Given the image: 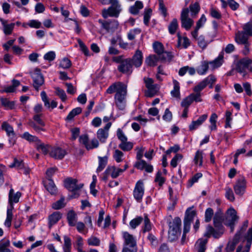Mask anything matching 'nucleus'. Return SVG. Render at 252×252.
<instances>
[{"label":"nucleus","instance_id":"nucleus-49","mask_svg":"<svg viewBox=\"0 0 252 252\" xmlns=\"http://www.w3.org/2000/svg\"><path fill=\"white\" fill-rule=\"evenodd\" d=\"M248 226V221L246 220L244 222L243 225L241 227L240 229L236 234V238L237 239L239 237H244V235L246 234H244L245 231L247 228Z\"/></svg>","mask_w":252,"mask_h":252},{"label":"nucleus","instance_id":"nucleus-57","mask_svg":"<svg viewBox=\"0 0 252 252\" xmlns=\"http://www.w3.org/2000/svg\"><path fill=\"white\" fill-rule=\"evenodd\" d=\"M71 66V62L67 58H63L60 62L59 66L63 69H68Z\"/></svg>","mask_w":252,"mask_h":252},{"label":"nucleus","instance_id":"nucleus-10","mask_svg":"<svg viewBox=\"0 0 252 252\" xmlns=\"http://www.w3.org/2000/svg\"><path fill=\"white\" fill-rule=\"evenodd\" d=\"M80 143L82 144L87 150H90L97 148L98 145V141L95 139H93L90 143L88 135L84 134L79 137V139Z\"/></svg>","mask_w":252,"mask_h":252},{"label":"nucleus","instance_id":"nucleus-56","mask_svg":"<svg viewBox=\"0 0 252 252\" xmlns=\"http://www.w3.org/2000/svg\"><path fill=\"white\" fill-rule=\"evenodd\" d=\"M225 195L226 198L231 202L234 201L235 197L232 189L228 187L225 189Z\"/></svg>","mask_w":252,"mask_h":252},{"label":"nucleus","instance_id":"nucleus-37","mask_svg":"<svg viewBox=\"0 0 252 252\" xmlns=\"http://www.w3.org/2000/svg\"><path fill=\"white\" fill-rule=\"evenodd\" d=\"M22 137L30 142H36V144L40 142V140L37 137L31 135L28 132H24Z\"/></svg>","mask_w":252,"mask_h":252},{"label":"nucleus","instance_id":"nucleus-59","mask_svg":"<svg viewBox=\"0 0 252 252\" xmlns=\"http://www.w3.org/2000/svg\"><path fill=\"white\" fill-rule=\"evenodd\" d=\"M214 215V211L211 208H207L205 213V221L206 222H210Z\"/></svg>","mask_w":252,"mask_h":252},{"label":"nucleus","instance_id":"nucleus-48","mask_svg":"<svg viewBox=\"0 0 252 252\" xmlns=\"http://www.w3.org/2000/svg\"><path fill=\"white\" fill-rule=\"evenodd\" d=\"M203 152L200 151H197L194 158V161L195 164H198L201 166L202 165Z\"/></svg>","mask_w":252,"mask_h":252},{"label":"nucleus","instance_id":"nucleus-17","mask_svg":"<svg viewBox=\"0 0 252 252\" xmlns=\"http://www.w3.org/2000/svg\"><path fill=\"white\" fill-rule=\"evenodd\" d=\"M101 27L107 32H113L116 30L119 26L118 21L113 20L112 21H103L101 20H98Z\"/></svg>","mask_w":252,"mask_h":252},{"label":"nucleus","instance_id":"nucleus-63","mask_svg":"<svg viewBox=\"0 0 252 252\" xmlns=\"http://www.w3.org/2000/svg\"><path fill=\"white\" fill-rule=\"evenodd\" d=\"M207 80L203 79L197 85L194 87L193 91L194 92H199L203 90L206 87V81Z\"/></svg>","mask_w":252,"mask_h":252},{"label":"nucleus","instance_id":"nucleus-12","mask_svg":"<svg viewBox=\"0 0 252 252\" xmlns=\"http://www.w3.org/2000/svg\"><path fill=\"white\" fill-rule=\"evenodd\" d=\"M144 82L146 87L148 90L147 95L149 97L153 96L158 89V85L154 84L153 79L150 78H144Z\"/></svg>","mask_w":252,"mask_h":252},{"label":"nucleus","instance_id":"nucleus-44","mask_svg":"<svg viewBox=\"0 0 252 252\" xmlns=\"http://www.w3.org/2000/svg\"><path fill=\"white\" fill-rule=\"evenodd\" d=\"M178 28V21L176 19H173L168 26V31L170 34L175 33Z\"/></svg>","mask_w":252,"mask_h":252},{"label":"nucleus","instance_id":"nucleus-53","mask_svg":"<svg viewBox=\"0 0 252 252\" xmlns=\"http://www.w3.org/2000/svg\"><path fill=\"white\" fill-rule=\"evenodd\" d=\"M152 10L151 8L145 9L144 13V23L148 26L149 22L152 15Z\"/></svg>","mask_w":252,"mask_h":252},{"label":"nucleus","instance_id":"nucleus-55","mask_svg":"<svg viewBox=\"0 0 252 252\" xmlns=\"http://www.w3.org/2000/svg\"><path fill=\"white\" fill-rule=\"evenodd\" d=\"M153 48L157 55H159L164 51L163 45L158 42H156L153 44Z\"/></svg>","mask_w":252,"mask_h":252},{"label":"nucleus","instance_id":"nucleus-35","mask_svg":"<svg viewBox=\"0 0 252 252\" xmlns=\"http://www.w3.org/2000/svg\"><path fill=\"white\" fill-rule=\"evenodd\" d=\"M98 166L96 169V172L98 173L103 170L107 163V157H98Z\"/></svg>","mask_w":252,"mask_h":252},{"label":"nucleus","instance_id":"nucleus-1","mask_svg":"<svg viewBox=\"0 0 252 252\" xmlns=\"http://www.w3.org/2000/svg\"><path fill=\"white\" fill-rule=\"evenodd\" d=\"M114 93H116L114 99L117 107L120 110H124L126 106L127 86L121 82L113 83L108 88L105 93L112 94Z\"/></svg>","mask_w":252,"mask_h":252},{"label":"nucleus","instance_id":"nucleus-21","mask_svg":"<svg viewBox=\"0 0 252 252\" xmlns=\"http://www.w3.org/2000/svg\"><path fill=\"white\" fill-rule=\"evenodd\" d=\"M124 172L122 169L117 168L115 166H108L105 170V174H110L113 179L117 178Z\"/></svg>","mask_w":252,"mask_h":252},{"label":"nucleus","instance_id":"nucleus-25","mask_svg":"<svg viewBox=\"0 0 252 252\" xmlns=\"http://www.w3.org/2000/svg\"><path fill=\"white\" fill-rule=\"evenodd\" d=\"M207 242L208 240L207 239H199L195 244V249L197 252H205Z\"/></svg>","mask_w":252,"mask_h":252},{"label":"nucleus","instance_id":"nucleus-50","mask_svg":"<svg viewBox=\"0 0 252 252\" xmlns=\"http://www.w3.org/2000/svg\"><path fill=\"white\" fill-rule=\"evenodd\" d=\"M2 105L8 109H12L14 107L15 103L14 101H10L6 98L0 99Z\"/></svg>","mask_w":252,"mask_h":252},{"label":"nucleus","instance_id":"nucleus-5","mask_svg":"<svg viewBox=\"0 0 252 252\" xmlns=\"http://www.w3.org/2000/svg\"><path fill=\"white\" fill-rule=\"evenodd\" d=\"M246 69L252 72V60L248 58H244L238 61L236 64V70L243 76L246 74Z\"/></svg>","mask_w":252,"mask_h":252},{"label":"nucleus","instance_id":"nucleus-33","mask_svg":"<svg viewBox=\"0 0 252 252\" xmlns=\"http://www.w3.org/2000/svg\"><path fill=\"white\" fill-rule=\"evenodd\" d=\"M1 128L3 130L6 131L8 136H14L15 135V133L12 126L7 122H4L2 123Z\"/></svg>","mask_w":252,"mask_h":252},{"label":"nucleus","instance_id":"nucleus-32","mask_svg":"<svg viewBox=\"0 0 252 252\" xmlns=\"http://www.w3.org/2000/svg\"><path fill=\"white\" fill-rule=\"evenodd\" d=\"M158 61V55H150L146 59L145 63L149 66H155L157 64Z\"/></svg>","mask_w":252,"mask_h":252},{"label":"nucleus","instance_id":"nucleus-40","mask_svg":"<svg viewBox=\"0 0 252 252\" xmlns=\"http://www.w3.org/2000/svg\"><path fill=\"white\" fill-rule=\"evenodd\" d=\"M10 246V241L3 240L0 241V252H12L8 248Z\"/></svg>","mask_w":252,"mask_h":252},{"label":"nucleus","instance_id":"nucleus-38","mask_svg":"<svg viewBox=\"0 0 252 252\" xmlns=\"http://www.w3.org/2000/svg\"><path fill=\"white\" fill-rule=\"evenodd\" d=\"M143 220L144 224L142 228V232L145 233L150 231L152 229V224L147 215L145 216Z\"/></svg>","mask_w":252,"mask_h":252},{"label":"nucleus","instance_id":"nucleus-45","mask_svg":"<svg viewBox=\"0 0 252 252\" xmlns=\"http://www.w3.org/2000/svg\"><path fill=\"white\" fill-rule=\"evenodd\" d=\"M64 244L63 245V250L64 252H70L71 248V241L70 238L67 236H64Z\"/></svg>","mask_w":252,"mask_h":252},{"label":"nucleus","instance_id":"nucleus-42","mask_svg":"<svg viewBox=\"0 0 252 252\" xmlns=\"http://www.w3.org/2000/svg\"><path fill=\"white\" fill-rule=\"evenodd\" d=\"M82 112V109L80 107H76L72 109L66 117V121H71L74 117L79 115Z\"/></svg>","mask_w":252,"mask_h":252},{"label":"nucleus","instance_id":"nucleus-20","mask_svg":"<svg viewBox=\"0 0 252 252\" xmlns=\"http://www.w3.org/2000/svg\"><path fill=\"white\" fill-rule=\"evenodd\" d=\"M43 184L46 189L51 194H57L58 189L52 179H47L43 181Z\"/></svg>","mask_w":252,"mask_h":252},{"label":"nucleus","instance_id":"nucleus-64","mask_svg":"<svg viewBox=\"0 0 252 252\" xmlns=\"http://www.w3.org/2000/svg\"><path fill=\"white\" fill-rule=\"evenodd\" d=\"M243 29L249 36H252V22H248L244 25Z\"/></svg>","mask_w":252,"mask_h":252},{"label":"nucleus","instance_id":"nucleus-52","mask_svg":"<svg viewBox=\"0 0 252 252\" xmlns=\"http://www.w3.org/2000/svg\"><path fill=\"white\" fill-rule=\"evenodd\" d=\"M87 243L90 246H98L100 245V241L97 237L92 236L88 239Z\"/></svg>","mask_w":252,"mask_h":252},{"label":"nucleus","instance_id":"nucleus-28","mask_svg":"<svg viewBox=\"0 0 252 252\" xmlns=\"http://www.w3.org/2000/svg\"><path fill=\"white\" fill-rule=\"evenodd\" d=\"M67 220L70 226H74L76 225L77 220L76 214L73 211H70L67 214Z\"/></svg>","mask_w":252,"mask_h":252},{"label":"nucleus","instance_id":"nucleus-27","mask_svg":"<svg viewBox=\"0 0 252 252\" xmlns=\"http://www.w3.org/2000/svg\"><path fill=\"white\" fill-rule=\"evenodd\" d=\"M248 36L244 31H239L236 33L235 41L238 44H246L248 42Z\"/></svg>","mask_w":252,"mask_h":252},{"label":"nucleus","instance_id":"nucleus-61","mask_svg":"<svg viewBox=\"0 0 252 252\" xmlns=\"http://www.w3.org/2000/svg\"><path fill=\"white\" fill-rule=\"evenodd\" d=\"M24 165L23 160L14 158L13 162L9 165V167L11 168L16 167L17 169H20L23 167Z\"/></svg>","mask_w":252,"mask_h":252},{"label":"nucleus","instance_id":"nucleus-30","mask_svg":"<svg viewBox=\"0 0 252 252\" xmlns=\"http://www.w3.org/2000/svg\"><path fill=\"white\" fill-rule=\"evenodd\" d=\"M143 7V3L140 1H136L134 5L129 7V12L133 15H136L139 13V10Z\"/></svg>","mask_w":252,"mask_h":252},{"label":"nucleus","instance_id":"nucleus-18","mask_svg":"<svg viewBox=\"0 0 252 252\" xmlns=\"http://www.w3.org/2000/svg\"><path fill=\"white\" fill-rule=\"evenodd\" d=\"M10 189L8 194V203L9 206L7 208H10L11 206H13V203H17L19 202V199L21 196V193L17 191L14 193V189H12V185H10Z\"/></svg>","mask_w":252,"mask_h":252},{"label":"nucleus","instance_id":"nucleus-9","mask_svg":"<svg viewBox=\"0 0 252 252\" xmlns=\"http://www.w3.org/2000/svg\"><path fill=\"white\" fill-rule=\"evenodd\" d=\"M78 181L76 179L68 178L64 180V184L65 187L69 191L75 192L81 189L83 184H77Z\"/></svg>","mask_w":252,"mask_h":252},{"label":"nucleus","instance_id":"nucleus-8","mask_svg":"<svg viewBox=\"0 0 252 252\" xmlns=\"http://www.w3.org/2000/svg\"><path fill=\"white\" fill-rule=\"evenodd\" d=\"M189 10L188 8L183 9L181 15L182 27L186 30H189L193 24V21L189 18Z\"/></svg>","mask_w":252,"mask_h":252},{"label":"nucleus","instance_id":"nucleus-2","mask_svg":"<svg viewBox=\"0 0 252 252\" xmlns=\"http://www.w3.org/2000/svg\"><path fill=\"white\" fill-rule=\"evenodd\" d=\"M111 6L108 9H104L102 11L103 18H107L108 17L118 18L122 10L121 5L118 0H113L111 2Z\"/></svg>","mask_w":252,"mask_h":252},{"label":"nucleus","instance_id":"nucleus-6","mask_svg":"<svg viewBox=\"0 0 252 252\" xmlns=\"http://www.w3.org/2000/svg\"><path fill=\"white\" fill-rule=\"evenodd\" d=\"M238 217L236 215V211L233 208L228 210L226 220L224 223L230 227L231 231L234 229L235 222L237 221Z\"/></svg>","mask_w":252,"mask_h":252},{"label":"nucleus","instance_id":"nucleus-46","mask_svg":"<svg viewBox=\"0 0 252 252\" xmlns=\"http://www.w3.org/2000/svg\"><path fill=\"white\" fill-rule=\"evenodd\" d=\"M133 146V144L131 142H121L119 147L124 151H129L131 150Z\"/></svg>","mask_w":252,"mask_h":252},{"label":"nucleus","instance_id":"nucleus-34","mask_svg":"<svg viewBox=\"0 0 252 252\" xmlns=\"http://www.w3.org/2000/svg\"><path fill=\"white\" fill-rule=\"evenodd\" d=\"M209 63L206 61L202 62L201 64L197 69V73L201 75L206 74L209 68Z\"/></svg>","mask_w":252,"mask_h":252},{"label":"nucleus","instance_id":"nucleus-15","mask_svg":"<svg viewBox=\"0 0 252 252\" xmlns=\"http://www.w3.org/2000/svg\"><path fill=\"white\" fill-rule=\"evenodd\" d=\"M67 152L64 150L59 147H54L50 150V156L56 159H62L66 155Z\"/></svg>","mask_w":252,"mask_h":252},{"label":"nucleus","instance_id":"nucleus-7","mask_svg":"<svg viewBox=\"0 0 252 252\" xmlns=\"http://www.w3.org/2000/svg\"><path fill=\"white\" fill-rule=\"evenodd\" d=\"M144 193V184L142 181H138L136 183L133 191V197L137 202L140 203L142 202Z\"/></svg>","mask_w":252,"mask_h":252},{"label":"nucleus","instance_id":"nucleus-62","mask_svg":"<svg viewBox=\"0 0 252 252\" xmlns=\"http://www.w3.org/2000/svg\"><path fill=\"white\" fill-rule=\"evenodd\" d=\"M64 201V197H62L60 200L52 204L53 208L56 210H59L63 208L65 206Z\"/></svg>","mask_w":252,"mask_h":252},{"label":"nucleus","instance_id":"nucleus-22","mask_svg":"<svg viewBox=\"0 0 252 252\" xmlns=\"http://www.w3.org/2000/svg\"><path fill=\"white\" fill-rule=\"evenodd\" d=\"M61 218L62 214L59 212H55L49 215L48 218L49 228H51L53 225L57 223Z\"/></svg>","mask_w":252,"mask_h":252},{"label":"nucleus","instance_id":"nucleus-39","mask_svg":"<svg viewBox=\"0 0 252 252\" xmlns=\"http://www.w3.org/2000/svg\"><path fill=\"white\" fill-rule=\"evenodd\" d=\"M195 215V212L193 210H190V209L189 208L186 212V216L184 221H186L187 222L191 223Z\"/></svg>","mask_w":252,"mask_h":252},{"label":"nucleus","instance_id":"nucleus-51","mask_svg":"<svg viewBox=\"0 0 252 252\" xmlns=\"http://www.w3.org/2000/svg\"><path fill=\"white\" fill-rule=\"evenodd\" d=\"M169 192L170 195V199L171 200V203L168 207V210H173L175 205L177 204V199L176 197H173L172 196L173 190L171 188L169 189Z\"/></svg>","mask_w":252,"mask_h":252},{"label":"nucleus","instance_id":"nucleus-41","mask_svg":"<svg viewBox=\"0 0 252 252\" xmlns=\"http://www.w3.org/2000/svg\"><path fill=\"white\" fill-rule=\"evenodd\" d=\"M178 44L179 46L182 44L184 48H187L190 45V41L187 37H182L178 34Z\"/></svg>","mask_w":252,"mask_h":252},{"label":"nucleus","instance_id":"nucleus-47","mask_svg":"<svg viewBox=\"0 0 252 252\" xmlns=\"http://www.w3.org/2000/svg\"><path fill=\"white\" fill-rule=\"evenodd\" d=\"M143 220V218L141 217H137L129 222V226L131 229H135L136 227L140 225V224Z\"/></svg>","mask_w":252,"mask_h":252},{"label":"nucleus","instance_id":"nucleus-11","mask_svg":"<svg viewBox=\"0 0 252 252\" xmlns=\"http://www.w3.org/2000/svg\"><path fill=\"white\" fill-rule=\"evenodd\" d=\"M246 189V181L243 177H242L237 180L234 186V190L236 194L242 196L245 192Z\"/></svg>","mask_w":252,"mask_h":252},{"label":"nucleus","instance_id":"nucleus-4","mask_svg":"<svg viewBox=\"0 0 252 252\" xmlns=\"http://www.w3.org/2000/svg\"><path fill=\"white\" fill-rule=\"evenodd\" d=\"M215 228L211 225H208L206 231L204 233V236L209 238L213 236L215 238H219L223 233L224 229L222 222H219L215 220L214 222Z\"/></svg>","mask_w":252,"mask_h":252},{"label":"nucleus","instance_id":"nucleus-24","mask_svg":"<svg viewBox=\"0 0 252 252\" xmlns=\"http://www.w3.org/2000/svg\"><path fill=\"white\" fill-rule=\"evenodd\" d=\"M207 117L208 115L207 114H203L200 116L196 121H192L189 126V129L193 130L196 129L207 119Z\"/></svg>","mask_w":252,"mask_h":252},{"label":"nucleus","instance_id":"nucleus-23","mask_svg":"<svg viewBox=\"0 0 252 252\" xmlns=\"http://www.w3.org/2000/svg\"><path fill=\"white\" fill-rule=\"evenodd\" d=\"M131 63L135 67H138L141 66L143 61L142 53L140 50H137L131 59Z\"/></svg>","mask_w":252,"mask_h":252},{"label":"nucleus","instance_id":"nucleus-58","mask_svg":"<svg viewBox=\"0 0 252 252\" xmlns=\"http://www.w3.org/2000/svg\"><path fill=\"white\" fill-rule=\"evenodd\" d=\"M29 126L33 128V129L38 133H40L41 131H44L45 129L44 126H41L38 124H36L34 122L31 121L29 123Z\"/></svg>","mask_w":252,"mask_h":252},{"label":"nucleus","instance_id":"nucleus-3","mask_svg":"<svg viewBox=\"0 0 252 252\" xmlns=\"http://www.w3.org/2000/svg\"><path fill=\"white\" fill-rule=\"evenodd\" d=\"M181 220L179 217L175 218L173 221L169 224L168 239L172 242L177 239L178 235L180 234Z\"/></svg>","mask_w":252,"mask_h":252},{"label":"nucleus","instance_id":"nucleus-14","mask_svg":"<svg viewBox=\"0 0 252 252\" xmlns=\"http://www.w3.org/2000/svg\"><path fill=\"white\" fill-rule=\"evenodd\" d=\"M132 67L131 59H126L121 63L118 69L120 72L129 74L132 72Z\"/></svg>","mask_w":252,"mask_h":252},{"label":"nucleus","instance_id":"nucleus-26","mask_svg":"<svg viewBox=\"0 0 252 252\" xmlns=\"http://www.w3.org/2000/svg\"><path fill=\"white\" fill-rule=\"evenodd\" d=\"M0 21L3 26V31L4 34L6 35L11 34L13 30L15 24L11 23L8 24H7V21L6 20L1 18L0 19Z\"/></svg>","mask_w":252,"mask_h":252},{"label":"nucleus","instance_id":"nucleus-54","mask_svg":"<svg viewBox=\"0 0 252 252\" xmlns=\"http://www.w3.org/2000/svg\"><path fill=\"white\" fill-rule=\"evenodd\" d=\"M197 40L198 46L203 49H205L210 42L205 40L204 36L202 35H200Z\"/></svg>","mask_w":252,"mask_h":252},{"label":"nucleus","instance_id":"nucleus-43","mask_svg":"<svg viewBox=\"0 0 252 252\" xmlns=\"http://www.w3.org/2000/svg\"><path fill=\"white\" fill-rule=\"evenodd\" d=\"M223 56L222 54H220L217 58L214 61L210 62L209 63L212 65L213 68L219 67L222 64L223 61Z\"/></svg>","mask_w":252,"mask_h":252},{"label":"nucleus","instance_id":"nucleus-13","mask_svg":"<svg viewBox=\"0 0 252 252\" xmlns=\"http://www.w3.org/2000/svg\"><path fill=\"white\" fill-rule=\"evenodd\" d=\"M31 76L33 79V86L35 90H38V88L43 84V77L41 74L39 70L36 69L35 71L32 73Z\"/></svg>","mask_w":252,"mask_h":252},{"label":"nucleus","instance_id":"nucleus-29","mask_svg":"<svg viewBox=\"0 0 252 252\" xmlns=\"http://www.w3.org/2000/svg\"><path fill=\"white\" fill-rule=\"evenodd\" d=\"M173 83L174 85L173 89L171 91V95L177 98H180V84L176 80H173Z\"/></svg>","mask_w":252,"mask_h":252},{"label":"nucleus","instance_id":"nucleus-60","mask_svg":"<svg viewBox=\"0 0 252 252\" xmlns=\"http://www.w3.org/2000/svg\"><path fill=\"white\" fill-rule=\"evenodd\" d=\"M37 149L40 150L44 155H46L49 152H50L48 145H45L40 141L37 143Z\"/></svg>","mask_w":252,"mask_h":252},{"label":"nucleus","instance_id":"nucleus-31","mask_svg":"<svg viewBox=\"0 0 252 252\" xmlns=\"http://www.w3.org/2000/svg\"><path fill=\"white\" fill-rule=\"evenodd\" d=\"M158 56L159 61L163 63L170 62L173 58L171 53L166 51H163L162 53L158 55Z\"/></svg>","mask_w":252,"mask_h":252},{"label":"nucleus","instance_id":"nucleus-36","mask_svg":"<svg viewBox=\"0 0 252 252\" xmlns=\"http://www.w3.org/2000/svg\"><path fill=\"white\" fill-rule=\"evenodd\" d=\"M14 207L11 206L10 208H7L6 213V219L4 222L6 226L9 227L11 225V220L13 218L12 210Z\"/></svg>","mask_w":252,"mask_h":252},{"label":"nucleus","instance_id":"nucleus-16","mask_svg":"<svg viewBox=\"0 0 252 252\" xmlns=\"http://www.w3.org/2000/svg\"><path fill=\"white\" fill-rule=\"evenodd\" d=\"M112 124L108 122L103 128H99L97 131V137L101 142L104 143L108 137V131Z\"/></svg>","mask_w":252,"mask_h":252},{"label":"nucleus","instance_id":"nucleus-19","mask_svg":"<svg viewBox=\"0 0 252 252\" xmlns=\"http://www.w3.org/2000/svg\"><path fill=\"white\" fill-rule=\"evenodd\" d=\"M123 237L125 240L124 247L137 248L136 241L132 235L125 232L123 233Z\"/></svg>","mask_w":252,"mask_h":252}]
</instances>
